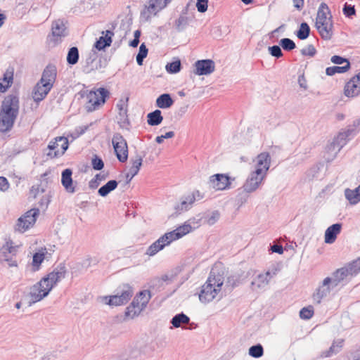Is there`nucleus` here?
Returning <instances> with one entry per match:
<instances>
[{"label": "nucleus", "instance_id": "nucleus-62", "mask_svg": "<svg viewBox=\"0 0 360 360\" xmlns=\"http://www.w3.org/2000/svg\"><path fill=\"white\" fill-rule=\"evenodd\" d=\"M145 7L148 8L153 15H156L157 13L162 10L161 8H158V6L154 2L151 1V0H150L148 6H146Z\"/></svg>", "mask_w": 360, "mask_h": 360}, {"label": "nucleus", "instance_id": "nucleus-37", "mask_svg": "<svg viewBox=\"0 0 360 360\" xmlns=\"http://www.w3.org/2000/svg\"><path fill=\"white\" fill-rule=\"evenodd\" d=\"M117 181L115 180H110L108 181L105 185L101 186L98 191V194L102 197L107 196L111 191L115 190L117 186Z\"/></svg>", "mask_w": 360, "mask_h": 360}, {"label": "nucleus", "instance_id": "nucleus-5", "mask_svg": "<svg viewBox=\"0 0 360 360\" xmlns=\"http://www.w3.org/2000/svg\"><path fill=\"white\" fill-rule=\"evenodd\" d=\"M109 91L105 88H98L96 91H90L86 95L85 108L87 112H93L103 105Z\"/></svg>", "mask_w": 360, "mask_h": 360}, {"label": "nucleus", "instance_id": "nucleus-61", "mask_svg": "<svg viewBox=\"0 0 360 360\" xmlns=\"http://www.w3.org/2000/svg\"><path fill=\"white\" fill-rule=\"evenodd\" d=\"M9 188V183L4 176H0V191L5 192Z\"/></svg>", "mask_w": 360, "mask_h": 360}, {"label": "nucleus", "instance_id": "nucleus-29", "mask_svg": "<svg viewBox=\"0 0 360 360\" xmlns=\"http://www.w3.org/2000/svg\"><path fill=\"white\" fill-rule=\"evenodd\" d=\"M17 117L0 113V132L6 133L13 127Z\"/></svg>", "mask_w": 360, "mask_h": 360}, {"label": "nucleus", "instance_id": "nucleus-25", "mask_svg": "<svg viewBox=\"0 0 360 360\" xmlns=\"http://www.w3.org/2000/svg\"><path fill=\"white\" fill-rule=\"evenodd\" d=\"M255 169H261L263 174L266 175L271 165V156L269 153L263 152L256 157Z\"/></svg>", "mask_w": 360, "mask_h": 360}, {"label": "nucleus", "instance_id": "nucleus-56", "mask_svg": "<svg viewBox=\"0 0 360 360\" xmlns=\"http://www.w3.org/2000/svg\"><path fill=\"white\" fill-rule=\"evenodd\" d=\"M207 0H197L196 8L198 12L205 13L207 10Z\"/></svg>", "mask_w": 360, "mask_h": 360}, {"label": "nucleus", "instance_id": "nucleus-34", "mask_svg": "<svg viewBox=\"0 0 360 360\" xmlns=\"http://www.w3.org/2000/svg\"><path fill=\"white\" fill-rule=\"evenodd\" d=\"M330 15L331 13L328 5L322 2L318 8L316 22L326 21L329 19Z\"/></svg>", "mask_w": 360, "mask_h": 360}, {"label": "nucleus", "instance_id": "nucleus-13", "mask_svg": "<svg viewBox=\"0 0 360 360\" xmlns=\"http://www.w3.org/2000/svg\"><path fill=\"white\" fill-rule=\"evenodd\" d=\"M112 143L118 160L125 162L128 159V146L124 138L119 133H115L112 139Z\"/></svg>", "mask_w": 360, "mask_h": 360}, {"label": "nucleus", "instance_id": "nucleus-32", "mask_svg": "<svg viewBox=\"0 0 360 360\" xmlns=\"http://www.w3.org/2000/svg\"><path fill=\"white\" fill-rule=\"evenodd\" d=\"M128 101V98L126 99L124 101V100L121 99L118 101L116 106L117 108L119 110V122L123 123V124H129V121L127 119V103Z\"/></svg>", "mask_w": 360, "mask_h": 360}, {"label": "nucleus", "instance_id": "nucleus-24", "mask_svg": "<svg viewBox=\"0 0 360 360\" xmlns=\"http://www.w3.org/2000/svg\"><path fill=\"white\" fill-rule=\"evenodd\" d=\"M353 129H347L344 131H340L338 136L333 139V142L328 146V148H333L340 151L341 148L347 143L349 136L352 134Z\"/></svg>", "mask_w": 360, "mask_h": 360}, {"label": "nucleus", "instance_id": "nucleus-27", "mask_svg": "<svg viewBox=\"0 0 360 360\" xmlns=\"http://www.w3.org/2000/svg\"><path fill=\"white\" fill-rule=\"evenodd\" d=\"M342 224L336 223L330 226L325 231L324 240L326 243H333L338 235L341 232Z\"/></svg>", "mask_w": 360, "mask_h": 360}, {"label": "nucleus", "instance_id": "nucleus-51", "mask_svg": "<svg viewBox=\"0 0 360 360\" xmlns=\"http://www.w3.org/2000/svg\"><path fill=\"white\" fill-rule=\"evenodd\" d=\"M91 165L94 169L101 170L104 167V163L102 159L98 157L96 155L94 156L91 160Z\"/></svg>", "mask_w": 360, "mask_h": 360}, {"label": "nucleus", "instance_id": "nucleus-17", "mask_svg": "<svg viewBox=\"0 0 360 360\" xmlns=\"http://www.w3.org/2000/svg\"><path fill=\"white\" fill-rule=\"evenodd\" d=\"M276 275V272H270L259 274L256 276L251 283V288L253 291L265 290L269 285L270 280Z\"/></svg>", "mask_w": 360, "mask_h": 360}, {"label": "nucleus", "instance_id": "nucleus-3", "mask_svg": "<svg viewBox=\"0 0 360 360\" xmlns=\"http://www.w3.org/2000/svg\"><path fill=\"white\" fill-rule=\"evenodd\" d=\"M360 272V258L355 259L344 266L338 269L332 274L330 278L337 287L340 284L348 282Z\"/></svg>", "mask_w": 360, "mask_h": 360}, {"label": "nucleus", "instance_id": "nucleus-15", "mask_svg": "<svg viewBox=\"0 0 360 360\" xmlns=\"http://www.w3.org/2000/svg\"><path fill=\"white\" fill-rule=\"evenodd\" d=\"M17 250L18 247L13 246L11 241H7L0 249V261L7 262L9 266H16L15 257Z\"/></svg>", "mask_w": 360, "mask_h": 360}, {"label": "nucleus", "instance_id": "nucleus-63", "mask_svg": "<svg viewBox=\"0 0 360 360\" xmlns=\"http://www.w3.org/2000/svg\"><path fill=\"white\" fill-rule=\"evenodd\" d=\"M100 176V174H96L94 179H92L89 183V186L91 189L96 188L99 184H100V179H98V177Z\"/></svg>", "mask_w": 360, "mask_h": 360}, {"label": "nucleus", "instance_id": "nucleus-47", "mask_svg": "<svg viewBox=\"0 0 360 360\" xmlns=\"http://www.w3.org/2000/svg\"><path fill=\"white\" fill-rule=\"evenodd\" d=\"M148 49L146 46L143 43L139 47V53L136 56V62L138 65H141L143 64V59L146 58L148 55Z\"/></svg>", "mask_w": 360, "mask_h": 360}, {"label": "nucleus", "instance_id": "nucleus-18", "mask_svg": "<svg viewBox=\"0 0 360 360\" xmlns=\"http://www.w3.org/2000/svg\"><path fill=\"white\" fill-rule=\"evenodd\" d=\"M51 34V37H49L50 41H53L55 44L68 34L67 27L63 20L58 19L53 22Z\"/></svg>", "mask_w": 360, "mask_h": 360}, {"label": "nucleus", "instance_id": "nucleus-54", "mask_svg": "<svg viewBox=\"0 0 360 360\" xmlns=\"http://www.w3.org/2000/svg\"><path fill=\"white\" fill-rule=\"evenodd\" d=\"M269 53L277 58L283 56V52L281 47L278 45H274L269 47Z\"/></svg>", "mask_w": 360, "mask_h": 360}, {"label": "nucleus", "instance_id": "nucleus-46", "mask_svg": "<svg viewBox=\"0 0 360 360\" xmlns=\"http://www.w3.org/2000/svg\"><path fill=\"white\" fill-rule=\"evenodd\" d=\"M264 354L263 347L260 344L253 345L249 349V354L254 358H259Z\"/></svg>", "mask_w": 360, "mask_h": 360}, {"label": "nucleus", "instance_id": "nucleus-45", "mask_svg": "<svg viewBox=\"0 0 360 360\" xmlns=\"http://www.w3.org/2000/svg\"><path fill=\"white\" fill-rule=\"evenodd\" d=\"M185 14L186 13L181 15L179 18L175 20L174 26L178 32L183 31L188 25V18Z\"/></svg>", "mask_w": 360, "mask_h": 360}, {"label": "nucleus", "instance_id": "nucleus-10", "mask_svg": "<svg viewBox=\"0 0 360 360\" xmlns=\"http://www.w3.org/2000/svg\"><path fill=\"white\" fill-rule=\"evenodd\" d=\"M69 142L68 138L65 136H58L51 141L48 145V149L54 150L49 152L46 155L51 158H58L63 155L68 150Z\"/></svg>", "mask_w": 360, "mask_h": 360}, {"label": "nucleus", "instance_id": "nucleus-6", "mask_svg": "<svg viewBox=\"0 0 360 360\" xmlns=\"http://www.w3.org/2000/svg\"><path fill=\"white\" fill-rule=\"evenodd\" d=\"M132 288L128 285H123L122 288L117 290V293L112 296L103 297L107 304L110 306H120L126 304L133 296Z\"/></svg>", "mask_w": 360, "mask_h": 360}, {"label": "nucleus", "instance_id": "nucleus-41", "mask_svg": "<svg viewBox=\"0 0 360 360\" xmlns=\"http://www.w3.org/2000/svg\"><path fill=\"white\" fill-rule=\"evenodd\" d=\"M195 197L192 195H188L185 198V199L182 200V201L175 206V209L177 212H182L187 210L189 208V206L194 202Z\"/></svg>", "mask_w": 360, "mask_h": 360}, {"label": "nucleus", "instance_id": "nucleus-40", "mask_svg": "<svg viewBox=\"0 0 360 360\" xmlns=\"http://www.w3.org/2000/svg\"><path fill=\"white\" fill-rule=\"evenodd\" d=\"M350 68V63L347 62V65L343 66H333L328 67L326 70V73L328 76H333L336 73H344L348 71Z\"/></svg>", "mask_w": 360, "mask_h": 360}, {"label": "nucleus", "instance_id": "nucleus-42", "mask_svg": "<svg viewBox=\"0 0 360 360\" xmlns=\"http://www.w3.org/2000/svg\"><path fill=\"white\" fill-rule=\"evenodd\" d=\"M79 56L78 49L75 46L70 48L67 56V63L71 65H75L78 62Z\"/></svg>", "mask_w": 360, "mask_h": 360}, {"label": "nucleus", "instance_id": "nucleus-8", "mask_svg": "<svg viewBox=\"0 0 360 360\" xmlns=\"http://www.w3.org/2000/svg\"><path fill=\"white\" fill-rule=\"evenodd\" d=\"M106 65V60L98 57L97 51L93 49L86 56L85 64L83 66V71L89 74L93 71L105 68Z\"/></svg>", "mask_w": 360, "mask_h": 360}, {"label": "nucleus", "instance_id": "nucleus-9", "mask_svg": "<svg viewBox=\"0 0 360 360\" xmlns=\"http://www.w3.org/2000/svg\"><path fill=\"white\" fill-rule=\"evenodd\" d=\"M51 290V286L47 288L46 284L43 283L41 279L40 281L37 282L30 288L28 294L30 300L28 305L30 307L33 304L41 301L49 295Z\"/></svg>", "mask_w": 360, "mask_h": 360}, {"label": "nucleus", "instance_id": "nucleus-53", "mask_svg": "<svg viewBox=\"0 0 360 360\" xmlns=\"http://www.w3.org/2000/svg\"><path fill=\"white\" fill-rule=\"evenodd\" d=\"M108 44V41L105 39L102 36L99 37V39L96 41L94 45V49L101 51L104 49L105 47L110 46V45Z\"/></svg>", "mask_w": 360, "mask_h": 360}, {"label": "nucleus", "instance_id": "nucleus-23", "mask_svg": "<svg viewBox=\"0 0 360 360\" xmlns=\"http://www.w3.org/2000/svg\"><path fill=\"white\" fill-rule=\"evenodd\" d=\"M51 89L52 87L50 86L49 84L41 83V81H39L32 91V94L33 100L37 103L41 101L46 98Z\"/></svg>", "mask_w": 360, "mask_h": 360}, {"label": "nucleus", "instance_id": "nucleus-55", "mask_svg": "<svg viewBox=\"0 0 360 360\" xmlns=\"http://www.w3.org/2000/svg\"><path fill=\"white\" fill-rule=\"evenodd\" d=\"M316 53V50L311 44L308 45L306 48L301 50V53L303 56H314Z\"/></svg>", "mask_w": 360, "mask_h": 360}, {"label": "nucleus", "instance_id": "nucleus-1", "mask_svg": "<svg viewBox=\"0 0 360 360\" xmlns=\"http://www.w3.org/2000/svg\"><path fill=\"white\" fill-rule=\"evenodd\" d=\"M189 223H185L184 225L180 226L175 230L166 233L156 241L152 243L147 249L146 254L149 256H154L159 251L162 250L166 245H169L172 241L181 238L199 226V223L196 222V226L193 227L191 226V220L188 221Z\"/></svg>", "mask_w": 360, "mask_h": 360}, {"label": "nucleus", "instance_id": "nucleus-60", "mask_svg": "<svg viewBox=\"0 0 360 360\" xmlns=\"http://www.w3.org/2000/svg\"><path fill=\"white\" fill-rule=\"evenodd\" d=\"M153 14L146 7L141 12V18L147 22L149 21Z\"/></svg>", "mask_w": 360, "mask_h": 360}, {"label": "nucleus", "instance_id": "nucleus-31", "mask_svg": "<svg viewBox=\"0 0 360 360\" xmlns=\"http://www.w3.org/2000/svg\"><path fill=\"white\" fill-rule=\"evenodd\" d=\"M345 196L351 205L357 204L360 202V185L354 189L346 188Z\"/></svg>", "mask_w": 360, "mask_h": 360}, {"label": "nucleus", "instance_id": "nucleus-64", "mask_svg": "<svg viewBox=\"0 0 360 360\" xmlns=\"http://www.w3.org/2000/svg\"><path fill=\"white\" fill-rule=\"evenodd\" d=\"M151 1L154 2L158 8L163 9L170 3L171 0H151Z\"/></svg>", "mask_w": 360, "mask_h": 360}, {"label": "nucleus", "instance_id": "nucleus-52", "mask_svg": "<svg viewBox=\"0 0 360 360\" xmlns=\"http://www.w3.org/2000/svg\"><path fill=\"white\" fill-rule=\"evenodd\" d=\"M44 259V254L43 252H36L33 255L32 259V265L34 267H37V269H39V265Z\"/></svg>", "mask_w": 360, "mask_h": 360}, {"label": "nucleus", "instance_id": "nucleus-11", "mask_svg": "<svg viewBox=\"0 0 360 360\" xmlns=\"http://www.w3.org/2000/svg\"><path fill=\"white\" fill-rule=\"evenodd\" d=\"M19 109V98L16 95L9 94L2 101L0 113L18 117Z\"/></svg>", "mask_w": 360, "mask_h": 360}, {"label": "nucleus", "instance_id": "nucleus-57", "mask_svg": "<svg viewBox=\"0 0 360 360\" xmlns=\"http://www.w3.org/2000/svg\"><path fill=\"white\" fill-rule=\"evenodd\" d=\"M356 11L354 6L348 4H345L343 8V13L347 17H351L353 15H355Z\"/></svg>", "mask_w": 360, "mask_h": 360}, {"label": "nucleus", "instance_id": "nucleus-16", "mask_svg": "<svg viewBox=\"0 0 360 360\" xmlns=\"http://www.w3.org/2000/svg\"><path fill=\"white\" fill-rule=\"evenodd\" d=\"M66 269L64 264H60L46 276L41 278L42 282L46 284L47 288L51 286V289L63 278L65 277Z\"/></svg>", "mask_w": 360, "mask_h": 360}, {"label": "nucleus", "instance_id": "nucleus-2", "mask_svg": "<svg viewBox=\"0 0 360 360\" xmlns=\"http://www.w3.org/2000/svg\"><path fill=\"white\" fill-rule=\"evenodd\" d=\"M223 284V277L219 274L215 275L212 271L207 281L201 287L199 292L200 301L207 304L214 300L221 291Z\"/></svg>", "mask_w": 360, "mask_h": 360}, {"label": "nucleus", "instance_id": "nucleus-20", "mask_svg": "<svg viewBox=\"0 0 360 360\" xmlns=\"http://www.w3.org/2000/svg\"><path fill=\"white\" fill-rule=\"evenodd\" d=\"M347 97H355L360 95V72L352 77L344 88Z\"/></svg>", "mask_w": 360, "mask_h": 360}, {"label": "nucleus", "instance_id": "nucleus-33", "mask_svg": "<svg viewBox=\"0 0 360 360\" xmlns=\"http://www.w3.org/2000/svg\"><path fill=\"white\" fill-rule=\"evenodd\" d=\"M173 103L174 101L169 94H161L158 97L155 102L156 106L162 109L169 108Z\"/></svg>", "mask_w": 360, "mask_h": 360}, {"label": "nucleus", "instance_id": "nucleus-50", "mask_svg": "<svg viewBox=\"0 0 360 360\" xmlns=\"http://www.w3.org/2000/svg\"><path fill=\"white\" fill-rule=\"evenodd\" d=\"M314 315V309L311 306L302 308L300 311V316L302 319H309Z\"/></svg>", "mask_w": 360, "mask_h": 360}, {"label": "nucleus", "instance_id": "nucleus-7", "mask_svg": "<svg viewBox=\"0 0 360 360\" xmlns=\"http://www.w3.org/2000/svg\"><path fill=\"white\" fill-rule=\"evenodd\" d=\"M39 214V210L38 208H33L26 212L22 216L18 218L15 224V231L24 233L32 227Z\"/></svg>", "mask_w": 360, "mask_h": 360}, {"label": "nucleus", "instance_id": "nucleus-44", "mask_svg": "<svg viewBox=\"0 0 360 360\" xmlns=\"http://www.w3.org/2000/svg\"><path fill=\"white\" fill-rule=\"evenodd\" d=\"M310 33V27L307 22H302L300 26V29L297 32V37L301 39H306Z\"/></svg>", "mask_w": 360, "mask_h": 360}, {"label": "nucleus", "instance_id": "nucleus-19", "mask_svg": "<svg viewBox=\"0 0 360 360\" xmlns=\"http://www.w3.org/2000/svg\"><path fill=\"white\" fill-rule=\"evenodd\" d=\"M316 28L319 34L324 40H330L333 34V23L332 15L326 21L316 22Z\"/></svg>", "mask_w": 360, "mask_h": 360}, {"label": "nucleus", "instance_id": "nucleus-39", "mask_svg": "<svg viewBox=\"0 0 360 360\" xmlns=\"http://www.w3.org/2000/svg\"><path fill=\"white\" fill-rule=\"evenodd\" d=\"M190 321V319L188 316L184 313H180L175 315L171 320V323L174 328H179L182 324H188Z\"/></svg>", "mask_w": 360, "mask_h": 360}, {"label": "nucleus", "instance_id": "nucleus-49", "mask_svg": "<svg viewBox=\"0 0 360 360\" xmlns=\"http://www.w3.org/2000/svg\"><path fill=\"white\" fill-rule=\"evenodd\" d=\"M279 44L285 51H291L296 47L295 43L289 38H283L281 39Z\"/></svg>", "mask_w": 360, "mask_h": 360}, {"label": "nucleus", "instance_id": "nucleus-26", "mask_svg": "<svg viewBox=\"0 0 360 360\" xmlns=\"http://www.w3.org/2000/svg\"><path fill=\"white\" fill-rule=\"evenodd\" d=\"M57 76L56 67L54 65H48L42 72L41 77L39 81L41 83L49 84L53 88Z\"/></svg>", "mask_w": 360, "mask_h": 360}, {"label": "nucleus", "instance_id": "nucleus-22", "mask_svg": "<svg viewBox=\"0 0 360 360\" xmlns=\"http://www.w3.org/2000/svg\"><path fill=\"white\" fill-rule=\"evenodd\" d=\"M210 184L216 190H224L229 187V177L223 174H217L210 177Z\"/></svg>", "mask_w": 360, "mask_h": 360}, {"label": "nucleus", "instance_id": "nucleus-58", "mask_svg": "<svg viewBox=\"0 0 360 360\" xmlns=\"http://www.w3.org/2000/svg\"><path fill=\"white\" fill-rule=\"evenodd\" d=\"M227 285L230 286L231 288L238 285L239 284V278L235 276H231L227 278L226 281Z\"/></svg>", "mask_w": 360, "mask_h": 360}, {"label": "nucleus", "instance_id": "nucleus-28", "mask_svg": "<svg viewBox=\"0 0 360 360\" xmlns=\"http://www.w3.org/2000/svg\"><path fill=\"white\" fill-rule=\"evenodd\" d=\"M72 171L70 169H65L62 172L61 183L65 189L69 193H75V188L73 186L72 178Z\"/></svg>", "mask_w": 360, "mask_h": 360}, {"label": "nucleus", "instance_id": "nucleus-48", "mask_svg": "<svg viewBox=\"0 0 360 360\" xmlns=\"http://www.w3.org/2000/svg\"><path fill=\"white\" fill-rule=\"evenodd\" d=\"M181 64L179 60L167 63L165 68L166 70L172 74L179 72L181 70Z\"/></svg>", "mask_w": 360, "mask_h": 360}, {"label": "nucleus", "instance_id": "nucleus-36", "mask_svg": "<svg viewBox=\"0 0 360 360\" xmlns=\"http://www.w3.org/2000/svg\"><path fill=\"white\" fill-rule=\"evenodd\" d=\"M13 80V72L7 70L4 74V77L0 82V91L5 92L12 84Z\"/></svg>", "mask_w": 360, "mask_h": 360}, {"label": "nucleus", "instance_id": "nucleus-35", "mask_svg": "<svg viewBox=\"0 0 360 360\" xmlns=\"http://www.w3.org/2000/svg\"><path fill=\"white\" fill-rule=\"evenodd\" d=\"M163 120L162 112L160 110H155L147 115V122L150 126H157Z\"/></svg>", "mask_w": 360, "mask_h": 360}, {"label": "nucleus", "instance_id": "nucleus-38", "mask_svg": "<svg viewBox=\"0 0 360 360\" xmlns=\"http://www.w3.org/2000/svg\"><path fill=\"white\" fill-rule=\"evenodd\" d=\"M130 162L131 167L129 170L132 171L131 176H136L142 165L143 155L137 154L134 158H131Z\"/></svg>", "mask_w": 360, "mask_h": 360}, {"label": "nucleus", "instance_id": "nucleus-59", "mask_svg": "<svg viewBox=\"0 0 360 360\" xmlns=\"http://www.w3.org/2000/svg\"><path fill=\"white\" fill-rule=\"evenodd\" d=\"M331 62L335 64L341 65L343 63H345V65H347V62H349L347 58L341 57L340 56H333L331 57L330 59Z\"/></svg>", "mask_w": 360, "mask_h": 360}, {"label": "nucleus", "instance_id": "nucleus-30", "mask_svg": "<svg viewBox=\"0 0 360 360\" xmlns=\"http://www.w3.org/2000/svg\"><path fill=\"white\" fill-rule=\"evenodd\" d=\"M344 340L338 339L333 341L330 348L323 351L321 354V356L323 358L330 357L334 354L339 353L343 347Z\"/></svg>", "mask_w": 360, "mask_h": 360}, {"label": "nucleus", "instance_id": "nucleus-4", "mask_svg": "<svg viewBox=\"0 0 360 360\" xmlns=\"http://www.w3.org/2000/svg\"><path fill=\"white\" fill-rule=\"evenodd\" d=\"M151 298L149 290L141 291L135 296L132 302L127 307L125 316L131 319L138 316L147 306Z\"/></svg>", "mask_w": 360, "mask_h": 360}, {"label": "nucleus", "instance_id": "nucleus-21", "mask_svg": "<svg viewBox=\"0 0 360 360\" xmlns=\"http://www.w3.org/2000/svg\"><path fill=\"white\" fill-rule=\"evenodd\" d=\"M195 70L194 73L197 75H207L215 70V64L212 60H199L195 63Z\"/></svg>", "mask_w": 360, "mask_h": 360}, {"label": "nucleus", "instance_id": "nucleus-12", "mask_svg": "<svg viewBox=\"0 0 360 360\" xmlns=\"http://www.w3.org/2000/svg\"><path fill=\"white\" fill-rule=\"evenodd\" d=\"M336 288L333 283L330 276L326 277L316 288L312 295V298L316 304H321L322 300L329 296L331 291Z\"/></svg>", "mask_w": 360, "mask_h": 360}, {"label": "nucleus", "instance_id": "nucleus-43", "mask_svg": "<svg viewBox=\"0 0 360 360\" xmlns=\"http://www.w3.org/2000/svg\"><path fill=\"white\" fill-rule=\"evenodd\" d=\"M219 217L220 214L219 211L215 210L212 212L210 214H207L205 217H201L200 220H203L205 224L212 226L219 220Z\"/></svg>", "mask_w": 360, "mask_h": 360}, {"label": "nucleus", "instance_id": "nucleus-14", "mask_svg": "<svg viewBox=\"0 0 360 360\" xmlns=\"http://www.w3.org/2000/svg\"><path fill=\"white\" fill-rule=\"evenodd\" d=\"M266 175H264L261 172V169H255L250 172L248 179H246L243 189L247 193H252L255 191L261 185Z\"/></svg>", "mask_w": 360, "mask_h": 360}]
</instances>
